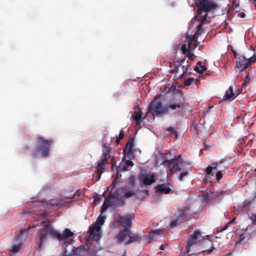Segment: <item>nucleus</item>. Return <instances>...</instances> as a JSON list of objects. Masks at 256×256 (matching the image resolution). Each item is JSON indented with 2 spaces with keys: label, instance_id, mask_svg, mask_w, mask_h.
I'll use <instances>...</instances> for the list:
<instances>
[{
  "label": "nucleus",
  "instance_id": "1",
  "mask_svg": "<svg viewBox=\"0 0 256 256\" xmlns=\"http://www.w3.org/2000/svg\"><path fill=\"white\" fill-rule=\"evenodd\" d=\"M41 224L44 225V227L38 232L35 236L36 240L38 243L39 249L43 248L44 243L48 238V235L52 238L60 237L58 232L53 228L50 222L44 220L41 222Z\"/></svg>",
  "mask_w": 256,
  "mask_h": 256
},
{
  "label": "nucleus",
  "instance_id": "2",
  "mask_svg": "<svg viewBox=\"0 0 256 256\" xmlns=\"http://www.w3.org/2000/svg\"><path fill=\"white\" fill-rule=\"evenodd\" d=\"M102 153L100 156V160L98 162L96 166V171L98 179L100 178L102 174L104 172L105 166L108 164V160L110 158V154L111 148L104 144H102Z\"/></svg>",
  "mask_w": 256,
  "mask_h": 256
},
{
  "label": "nucleus",
  "instance_id": "3",
  "mask_svg": "<svg viewBox=\"0 0 256 256\" xmlns=\"http://www.w3.org/2000/svg\"><path fill=\"white\" fill-rule=\"evenodd\" d=\"M160 95L156 96L150 105L148 106V111L146 114L150 113L154 117L161 116L164 114H166V106H163L162 102L158 99Z\"/></svg>",
  "mask_w": 256,
  "mask_h": 256
},
{
  "label": "nucleus",
  "instance_id": "4",
  "mask_svg": "<svg viewBox=\"0 0 256 256\" xmlns=\"http://www.w3.org/2000/svg\"><path fill=\"white\" fill-rule=\"evenodd\" d=\"M37 146L36 151L40 152L42 156L46 158L49 154L50 146L54 144L52 140H46L41 136L36 138Z\"/></svg>",
  "mask_w": 256,
  "mask_h": 256
},
{
  "label": "nucleus",
  "instance_id": "5",
  "mask_svg": "<svg viewBox=\"0 0 256 256\" xmlns=\"http://www.w3.org/2000/svg\"><path fill=\"white\" fill-rule=\"evenodd\" d=\"M28 230L26 229L22 230L15 236L10 251L13 254L18 252L22 248L24 242L26 240Z\"/></svg>",
  "mask_w": 256,
  "mask_h": 256
},
{
  "label": "nucleus",
  "instance_id": "6",
  "mask_svg": "<svg viewBox=\"0 0 256 256\" xmlns=\"http://www.w3.org/2000/svg\"><path fill=\"white\" fill-rule=\"evenodd\" d=\"M105 220V216H100L94 224H92L89 228L88 232L89 236L92 239L98 240L100 238L99 232L100 226L104 224Z\"/></svg>",
  "mask_w": 256,
  "mask_h": 256
},
{
  "label": "nucleus",
  "instance_id": "7",
  "mask_svg": "<svg viewBox=\"0 0 256 256\" xmlns=\"http://www.w3.org/2000/svg\"><path fill=\"white\" fill-rule=\"evenodd\" d=\"M204 240V238L202 236L200 232L198 230H195L187 240V244L186 246V253L190 252V249L193 245L200 244Z\"/></svg>",
  "mask_w": 256,
  "mask_h": 256
},
{
  "label": "nucleus",
  "instance_id": "8",
  "mask_svg": "<svg viewBox=\"0 0 256 256\" xmlns=\"http://www.w3.org/2000/svg\"><path fill=\"white\" fill-rule=\"evenodd\" d=\"M180 156H179L170 160H166L163 162L162 164L168 166L171 172H178L182 170L180 166H182L184 164V162L180 160Z\"/></svg>",
  "mask_w": 256,
  "mask_h": 256
},
{
  "label": "nucleus",
  "instance_id": "9",
  "mask_svg": "<svg viewBox=\"0 0 256 256\" xmlns=\"http://www.w3.org/2000/svg\"><path fill=\"white\" fill-rule=\"evenodd\" d=\"M196 4L198 8V12L199 14H202V12H208L218 8L217 4L208 0H200Z\"/></svg>",
  "mask_w": 256,
  "mask_h": 256
},
{
  "label": "nucleus",
  "instance_id": "10",
  "mask_svg": "<svg viewBox=\"0 0 256 256\" xmlns=\"http://www.w3.org/2000/svg\"><path fill=\"white\" fill-rule=\"evenodd\" d=\"M120 189H116L113 193H110L108 195V198H110L114 204L118 207L122 206L124 204V196H121L119 192Z\"/></svg>",
  "mask_w": 256,
  "mask_h": 256
},
{
  "label": "nucleus",
  "instance_id": "11",
  "mask_svg": "<svg viewBox=\"0 0 256 256\" xmlns=\"http://www.w3.org/2000/svg\"><path fill=\"white\" fill-rule=\"evenodd\" d=\"M177 102H172V101L166 106V114L170 112H172L174 114H179L182 108L184 102L177 100Z\"/></svg>",
  "mask_w": 256,
  "mask_h": 256
},
{
  "label": "nucleus",
  "instance_id": "12",
  "mask_svg": "<svg viewBox=\"0 0 256 256\" xmlns=\"http://www.w3.org/2000/svg\"><path fill=\"white\" fill-rule=\"evenodd\" d=\"M132 216L129 214L123 216H118L114 222L116 223H118L120 225L122 226L124 228V229L127 228V230H130V228L132 225Z\"/></svg>",
  "mask_w": 256,
  "mask_h": 256
},
{
  "label": "nucleus",
  "instance_id": "13",
  "mask_svg": "<svg viewBox=\"0 0 256 256\" xmlns=\"http://www.w3.org/2000/svg\"><path fill=\"white\" fill-rule=\"evenodd\" d=\"M187 217V214H186V210H180L179 214L176 219H173L171 220L170 226L171 228H174L178 225L181 221L184 218Z\"/></svg>",
  "mask_w": 256,
  "mask_h": 256
},
{
  "label": "nucleus",
  "instance_id": "14",
  "mask_svg": "<svg viewBox=\"0 0 256 256\" xmlns=\"http://www.w3.org/2000/svg\"><path fill=\"white\" fill-rule=\"evenodd\" d=\"M249 66L247 62V58L244 56H241L238 58L236 61V67L240 71H243Z\"/></svg>",
  "mask_w": 256,
  "mask_h": 256
},
{
  "label": "nucleus",
  "instance_id": "15",
  "mask_svg": "<svg viewBox=\"0 0 256 256\" xmlns=\"http://www.w3.org/2000/svg\"><path fill=\"white\" fill-rule=\"evenodd\" d=\"M154 174L149 176L146 174H141L139 176L140 180L144 185H150L155 182Z\"/></svg>",
  "mask_w": 256,
  "mask_h": 256
},
{
  "label": "nucleus",
  "instance_id": "16",
  "mask_svg": "<svg viewBox=\"0 0 256 256\" xmlns=\"http://www.w3.org/2000/svg\"><path fill=\"white\" fill-rule=\"evenodd\" d=\"M130 233V230H127V228L120 230L118 234L116 236V242L120 243L124 241Z\"/></svg>",
  "mask_w": 256,
  "mask_h": 256
},
{
  "label": "nucleus",
  "instance_id": "17",
  "mask_svg": "<svg viewBox=\"0 0 256 256\" xmlns=\"http://www.w3.org/2000/svg\"><path fill=\"white\" fill-rule=\"evenodd\" d=\"M186 60V58L180 59L176 62H174V64L170 63V67H174V69H172L170 70V72L172 74H176L178 72L179 68L182 66Z\"/></svg>",
  "mask_w": 256,
  "mask_h": 256
},
{
  "label": "nucleus",
  "instance_id": "18",
  "mask_svg": "<svg viewBox=\"0 0 256 256\" xmlns=\"http://www.w3.org/2000/svg\"><path fill=\"white\" fill-rule=\"evenodd\" d=\"M134 142V138H132L127 142L124 148V154H126L128 156H130L133 154Z\"/></svg>",
  "mask_w": 256,
  "mask_h": 256
},
{
  "label": "nucleus",
  "instance_id": "19",
  "mask_svg": "<svg viewBox=\"0 0 256 256\" xmlns=\"http://www.w3.org/2000/svg\"><path fill=\"white\" fill-rule=\"evenodd\" d=\"M156 191L160 194H168L170 192L171 189L166 184H162L156 186Z\"/></svg>",
  "mask_w": 256,
  "mask_h": 256
},
{
  "label": "nucleus",
  "instance_id": "20",
  "mask_svg": "<svg viewBox=\"0 0 256 256\" xmlns=\"http://www.w3.org/2000/svg\"><path fill=\"white\" fill-rule=\"evenodd\" d=\"M58 234L60 236L59 238H57L58 240H62L64 239L68 238L70 237H72L74 236V233L69 229L66 228L62 232V234H60L58 232Z\"/></svg>",
  "mask_w": 256,
  "mask_h": 256
},
{
  "label": "nucleus",
  "instance_id": "21",
  "mask_svg": "<svg viewBox=\"0 0 256 256\" xmlns=\"http://www.w3.org/2000/svg\"><path fill=\"white\" fill-rule=\"evenodd\" d=\"M234 92L233 88L232 86H230L226 92L222 100H229L231 99L233 100L235 98H234Z\"/></svg>",
  "mask_w": 256,
  "mask_h": 256
},
{
  "label": "nucleus",
  "instance_id": "22",
  "mask_svg": "<svg viewBox=\"0 0 256 256\" xmlns=\"http://www.w3.org/2000/svg\"><path fill=\"white\" fill-rule=\"evenodd\" d=\"M176 86L171 84H167L161 90L164 94H167L174 92Z\"/></svg>",
  "mask_w": 256,
  "mask_h": 256
},
{
  "label": "nucleus",
  "instance_id": "23",
  "mask_svg": "<svg viewBox=\"0 0 256 256\" xmlns=\"http://www.w3.org/2000/svg\"><path fill=\"white\" fill-rule=\"evenodd\" d=\"M223 162L222 160H220V162H218L213 163L212 164V166H208L206 170V172L207 175H210L211 174L213 170H216L217 167L218 166L219 164H222Z\"/></svg>",
  "mask_w": 256,
  "mask_h": 256
},
{
  "label": "nucleus",
  "instance_id": "24",
  "mask_svg": "<svg viewBox=\"0 0 256 256\" xmlns=\"http://www.w3.org/2000/svg\"><path fill=\"white\" fill-rule=\"evenodd\" d=\"M175 92L178 94L179 96H174V98L172 100V101L174 102L175 100H180L184 102V94L182 90L180 89H176L174 90Z\"/></svg>",
  "mask_w": 256,
  "mask_h": 256
},
{
  "label": "nucleus",
  "instance_id": "25",
  "mask_svg": "<svg viewBox=\"0 0 256 256\" xmlns=\"http://www.w3.org/2000/svg\"><path fill=\"white\" fill-rule=\"evenodd\" d=\"M207 68L205 66L202 65V62H198L197 63V65L194 68V70L200 74L204 72L206 70Z\"/></svg>",
  "mask_w": 256,
  "mask_h": 256
},
{
  "label": "nucleus",
  "instance_id": "26",
  "mask_svg": "<svg viewBox=\"0 0 256 256\" xmlns=\"http://www.w3.org/2000/svg\"><path fill=\"white\" fill-rule=\"evenodd\" d=\"M128 237L129 238L128 240L125 242L126 244H128L140 240V238L137 234H134L132 236H130V234H129Z\"/></svg>",
  "mask_w": 256,
  "mask_h": 256
},
{
  "label": "nucleus",
  "instance_id": "27",
  "mask_svg": "<svg viewBox=\"0 0 256 256\" xmlns=\"http://www.w3.org/2000/svg\"><path fill=\"white\" fill-rule=\"evenodd\" d=\"M142 116V113L140 112H135L133 116L134 120L136 122V124H140V120Z\"/></svg>",
  "mask_w": 256,
  "mask_h": 256
},
{
  "label": "nucleus",
  "instance_id": "28",
  "mask_svg": "<svg viewBox=\"0 0 256 256\" xmlns=\"http://www.w3.org/2000/svg\"><path fill=\"white\" fill-rule=\"evenodd\" d=\"M81 248L80 247L76 248L72 250V254H70L68 255L66 254V252H64L62 256H78L81 254H80Z\"/></svg>",
  "mask_w": 256,
  "mask_h": 256
},
{
  "label": "nucleus",
  "instance_id": "29",
  "mask_svg": "<svg viewBox=\"0 0 256 256\" xmlns=\"http://www.w3.org/2000/svg\"><path fill=\"white\" fill-rule=\"evenodd\" d=\"M108 198H106V200L102 206V212H104L107 209L110 205L112 204V200L110 198H109V200Z\"/></svg>",
  "mask_w": 256,
  "mask_h": 256
},
{
  "label": "nucleus",
  "instance_id": "30",
  "mask_svg": "<svg viewBox=\"0 0 256 256\" xmlns=\"http://www.w3.org/2000/svg\"><path fill=\"white\" fill-rule=\"evenodd\" d=\"M136 192L137 190L134 189L129 190L124 194V196L125 198H129L134 196L136 194Z\"/></svg>",
  "mask_w": 256,
  "mask_h": 256
},
{
  "label": "nucleus",
  "instance_id": "31",
  "mask_svg": "<svg viewBox=\"0 0 256 256\" xmlns=\"http://www.w3.org/2000/svg\"><path fill=\"white\" fill-rule=\"evenodd\" d=\"M134 165V163L132 161L130 160H126L124 162V164L122 166V170L124 171L128 170V166H132Z\"/></svg>",
  "mask_w": 256,
  "mask_h": 256
},
{
  "label": "nucleus",
  "instance_id": "32",
  "mask_svg": "<svg viewBox=\"0 0 256 256\" xmlns=\"http://www.w3.org/2000/svg\"><path fill=\"white\" fill-rule=\"evenodd\" d=\"M230 191L226 190H221L220 191H217L214 192V196L216 197H219L224 194H228Z\"/></svg>",
  "mask_w": 256,
  "mask_h": 256
},
{
  "label": "nucleus",
  "instance_id": "33",
  "mask_svg": "<svg viewBox=\"0 0 256 256\" xmlns=\"http://www.w3.org/2000/svg\"><path fill=\"white\" fill-rule=\"evenodd\" d=\"M206 241H207L208 243L211 246V248L210 249H208V250H203L202 253H203L204 255L210 254L213 250H214L215 249L214 248V246H212L214 244L210 241H209V240H206Z\"/></svg>",
  "mask_w": 256,
  "mask_h": 256
},
{
  "label": "nucleus",
  "instance_id": "34",
  "mask_svg": "<svg viewBox=\"0 0 256 256\" xmlns=\"http://www.w3.org/2000/svg\"><path fill=\"white\" fill-rule=\"evenodd\" d=\"M157 234L158 235L160 234V231L158 230H154L152 231L149 233L148 239L150 240V241L152 240L154 238V234Z\"/></svg>",
  "mask_w": 256,
  "mask_h": 256
},
{
  "label": "nucleus",
  "instance_id": "35",
  "mask_svg": "<svg viewBox=\"0 0 256 256\" xmlns=\"http://www.w3.org/2000/svg\"><path fill=\"white\" fill-rule=\"evenodd\" d=\"M194 80V79L192 78H188L184 80V84L186 86H190L192 84Z\"/></svg>",
  "mask_w": 256,
  "mask_h": 256
},
{
  "label": "nucleus",
  "instance_id": "36",
  "mask_svg": "<svg viewBox=\"0 0 256 256\" xmlns=\"http://www.w3.org/2000/svg\"><path fill=\"white\" fill-rule=\"evenodd\" d=\"M84 252L86 253L84 254H83L82 256H98L96 255V252H94L93 254L91 252L90 248H89V249L86 251H84Z\"/></svg>",
  "mask_w": 256,
  "mask_h": 256
},
{
  "label": "nucleus",
  "instance_id": "37",
  "mask_svg": "<svg viewBox=\"0 0 256 256\" xmlns=\"http://www.w3.org/2000/svg\"><path fill=\"white\" fill-rule=\"evenodd\" d=\"M204 22H202L200 24H198V26H196L197 30L195 32L196 34H201V33L202 32L203 30L202 29V27L203 24Z\"/></svg>",
  "mask_w": 256,
  "mask_h": 256
},
{
  "label": "nucleus",
  "instance_id": "38",
  "mask_svg": "<svg viewBox=\"0 0 256 256\" xmlns=\"http://www.w3.org/2000/svg\"><path fill=\"white\" fill-rule=\"evenodd\" d=\"M166 130L170 132V134H173L175 135L176 138L178 137V133L176 130H174V128L172 126H169L166 128Z\"/></svg>",
  "mask_w": 256,
  "mask_h": 256
},
{
  "label": "nucleus",
  "instance_id": "39",
  "mask_svg": "<svg viewBox=\"0 0 256 256\" xmlns=\"http://www.w3.org/2000/svg\"><path fill=\"white\" fill-rule=\"evenodd\" d=\"M180 67H181V68L182 69V73L180 75V78H182L188 72V65H187V67L186 68V66H184L182 65V66Z\"/></svg>",
  "mask_w": 256,
  "mask_h": 256
},
{
  "label": "nucleus",
  "instance_id": "40",
  "mask_svg": "<svg viewBox=\"0 0 256 256\" xmlns=\"http://www.w3.org/2000/svg\"><path fill=\"white\" fill-rule=\"evenodd\" d=\"M128 184L131 186H134L136 184L135 178L134 176H131L128 178Z\"/></svg>",
  "mask_w": 256,
  "mask_h": 256
},
{
  "label": "nucleus",
  "instance_id": "41",
  "mask_svg": "<svg viewBox=\"0 0 256 256\" xmlns=\"http://www.w3.org/2000/svg\"><path fill=\"white\" fill-rule=\"evenodd\" d=\"M181 50L184 54H186V52H188L190 50L189 48L187 47V46L186 44H184L182 46Z\"/></svg>",
  "mask_w": 256,
  "mask_h": 256
},
{
  "label": "nucleus",
  "instance_id": "42",
  "mask_svg": "<svg viewBox=\"0 0 256 256\" xmlns=\"http://www.w3.org/2000/svg\"><path fill=\"white\" fill-rule=\"evenodd\" d=\"M198 34H196V32L194 33V35L192 36V37L191 38L192 42H194V48H196L198 46L197 42H198V37L197 35Z\"/></svg>",
  "mask_w": 256,
  "mask_h": 256
},
{
  "label": "nucleus",
  "instance_id": "43",
  "mask_svg": "<svg viewBox=\"0 0 256 256\" xmlns=\"http://www.w3.org/2000/svg\"><path fill=\"white\" fill-rule=\"evenodd\" d=\"M247 62L248 63V66H250L252 63H254L256 62V58H254L253 56L252 57L247 58Z\"/></svg>",
  "mask_w": 256,
  "mask_h": 256
},
{
  "label": "nucleus",
  "instance_id": "44",
  "mask_svg": "<svg viewBox=\"0 0 256 256\" xmlns=\"http://www.w3.org/2000/svg\"><path fill=\"white\" fill-rule=\"evenodd\" d=\"M222 177V174L220 170L218 171L216 174V179L220 180Z\"/></svg>",
  "mask_w": 256,
  "mask_h": 256
},
{
  "label": "nucleus",
  "instance_id": "45",
  "mask_svg": "<svg viewBox=\"0 0 256 256\" xmlns=\"http://www.w3.org/2000/svg\"><path fill=\"white\" fill-rule=\"evenodd\" d=\"M188 174V171L186 170V172H182L180 174L178 179L180 180H183V178L184 176H186Z\"/></svg>",
  "mask_w": 256,
  "mask_h": 256
},
{
  "label": "nucleus",
  "instance_id": "46",
  "mask_svg": "<svg viewBox=\"0 0 256 256\" xmlns=\"http://www.w3.org/2000/svg\"><path fill=\"white\" fill-rule=\"evenodd\" d=\"M124 136V132L122 130H121L118 136V137L119 140H122Z\"/></svg>",
  "mask_w": 256,
  "mask_h": 256
},
{
  "label": "nucleus",
  "instance_id": "47",
  "mask_svg": "<svg viewBox=\"0 0 256 256\" xmlns=\"http://www.w3.org/2000/svg\"><path fill=\"white\" fill-rule=\"evenodd\" d=\"M186 56L189 58L191 59L194 56L193 53L191 52L190 50L186 53Z\"/></svg>",
  "mask_w": 256,
  "mask_h": 256
},
{
  "label": "nucleus",
  "instance_id": "48",
  "mask_svg": "<svg viewBox=\"0 0 256 256\" xmlns=\"http://www.w3.org/2000/svg\"><path fill=\"white\" fill-rule=\"evenodd\" d=\"M208 12H206L204 14L200 20H202V22H204L206 20L208 15Z\"/></svg>",
  "mask_w": 256,
  "mask_h": 256
},
{
  "label": "nucleus",
  "instance_id": "49",
  "mask_svg": "<svg viewBox=\"0 0 256 256\" xmlns=\"http://www.w3.org/2000/svg\"><path fill=\"white\" fill-rule=\"evenodd\" d=\"M232 4V6L235 8H237L239 6V4L236 1L233 2Z\"/></svg>",
  "mask_w": 256,
  "mask_h": 256
},
{
  "label": "nucleus",
  "instance_id": "50",
  "mask_svg": "<svg viewBox=\"0 0 256 256\" xmlns=\"http://www.w3.org/2000/svg\"><path fill=\"white\" fill-rule=\"evenodd\" d=\"M238 16L241 18H244L246 16L245 13L244 12H240L238 14Z\"/></svg>",
  "mask_w": 256,
  "mask_h": 256
},
{
  "label": "nucleus",
  "instance_id": "51",
  "mask_svg": "<svg viewBox=\"0 0 256 256\" xmlns=\"http://www.w3.org/2000/svg\"><path fill=\"white\" fill-rule=\"evenodd\" d=\"M101 200V198H94V202H99L100 200Z\"/></svg>",
  "mask_w": 256,
  "mask_h": 256
},
{
  "label": "nucleus",
  "instance_id": "52",
  "mask_svg": "<svg viewBox=\"0 0 256 256\" xmlns=\"http://www.w3.org/2000/svg\"><path fill=\"white\" fill-rule=\"evenodd\" d=\"M228 228V224L226 225L224 228L222 229L221 231H224L226 230Z\"/></svg>",
  "mask_w": 256,
  "mask_h": 256
},
{
  "label": "nucleus",
  "instance_id": "53",
  "mask_svg": "<svg viewBox=\"0 0 256 256\" xmlns=\"http://www.w3.org/2000/svg\"><path fill=\"white\" fill-rule=\"evenodd\" d=\"M48 204L52 206H57L58 204L54 202H50Z\"/></svg>",
  "mask_w": 256,
  "mask_h": 256
},
{
  "label": "nucleus",
  "instance_id": "54",
  "mask_svg": "<svg viewBox=\"0 0 256 256\" xmlns=\"http://www.w3.org/2000/svg\"><path fill=\"white\" fill-rule=\"evenodd\" d=\"M47 216V214H46V212H44L43 214H42V216L43 218H46Z\"/></svg>",
  "mask_w": 256,
  "mask_h": 256
},
{
  "label": "nucleus",
  "instance_id": "55",
  "mask_svg": "<svg viewBox=\"0 0 256 256\" xmlns=\"http://www.w3.org/2000/svg\"><path fill=\"white\" fill-rule=\"evenodd\" d=\"M232 52H233V54H234V57L236 58V57H237V53H236V51L232 50Z\"/></svg>",
  "mask_w": 256,
  "mask_h": 256
},
{
  "label": "nucleus",
  "instance_id": "56",
  "mask_svg": "<svg viewBox=\"0 0 256 256\" xmlns=\"http://www.w3.org/2000/svg\"><path fill=\"white\" fill-rule=\"evenodd\" d=\"M120 140H119L118 138L117 137L116 138V145H118L120 143Z\"/></svg>",
  "mask_w": 256,
  "mask_h": 256
},
{
  "label": "nucleus",
  "instance_id": "57",
  "mask_svg": "<svg viewBox=\"0 0 256 256\" xmlns=\"http://www.w3.org/2000/svg\"><path fill=\"white\" fill-rule=\"evenodd\" d=\"M160 250H164V246L162 244L160 247Z\"/></svg>",
  "mask_w": 256,
  "mask_h": 256
},
{
  "label": "nucleus",
  "instance_id": "58",
  "mask_svg": "<svg viewBox=\"0 0 256 256\" xmlns=\"http://www.w3.org/2000/svg\"><path fill=\"white\" fill-rule=\"evenodd\" d=\"M252 56H254V58H256V53H255Z\"/></svg>",
  "mask_w": 256,
  "mask_h": 256
},
{
  "label": "nucleus",
  "instance_id": "59",
  "mask_svg": "<svg viewBox=\"0 0 256 256\" xmlns=\"http://www.w3.org/2000/svg\"><path fill=\"white\" fill-rule=\"evenodd\" d=\"M254 3L255 6L256 8V0H254Z\"/></svg>",
  "mask_w": 256,
  "mask_h": 256
},
{
  "label": "nucleus",
  "instance_id": "60",
  "mask_svg": "<svg viewBox=\"0 0 256 256\" xmlns=\"http://www.w3.org/2000/svg\"><path fill=\"white\" fill-rule=\"evenodd\" d=\"M188 256H193V254H189V255H188Z\"/></svg>",
  "mask_w": 256,
  "mask_h": 256
},
{
  "label": "nucleus",
  "instance_id": "61",
  "mask_svg": "<svg viewBox=\"0 0 256 256\" xmlns=\"http://www.w3.org/2000/svg\"><path fill=\"white\" fill-rule=\"evenodd\" d=\"M234 219H233V220H232L230 222V223H231V222H234Z\"/></svg>",
  "mask_w": 256,
  "mask_h": 256
},
{
  "label": "nucleus",
  "instance_id": "62",
  "mask_svg": "<svg viewBox=\"0 0 256 256\" xmlns=\"http://www.w3.org/2000/svg\"><path fill=\"white\" fill-rule=\"evenodd\" d=\"M32 227L34 228V227H35V226H32Z\"/></svg>",
  "mask_w": 256,
  "mask_h": 256
},
{
  "label": "nucleus",
  "instance_id": "63",
  "mask_svg": "<svg viewBox=\"0 0 256 256\" xmlns=\"http://www.w3.org/2000/svg\"><path fill=\"white\" fill-rule=\"evenodd\" d=\"M246 79H248V76H246Z\"/></svg>",
  "mask_w": 256,
  "mask_h": 256
},
{
  "label": "nucleus",
  "instance_id": "64",
  "mask_svg": "<svg viewBox=\"0 0 256 256\" xmlns=\"http://www.w3.org/2000/svg\"><path fill=\"white\" fill-rule=\"evenodd\" d=\"M246 79H248V76H246Z\"/></svg>",
  "mask_w": 256,
  "mask_h": 256
}]
</instances>
